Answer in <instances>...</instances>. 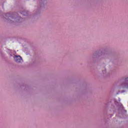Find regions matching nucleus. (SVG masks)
<instances>
[{"instance_id":"obj_2","label":"nucleus","mask_w":128,"mask_h":128,"mask_svg":"<svg viewBox=\"0 0 128 128\" xmlns=\"http://www.w3.org/2000/svg\"><path fill=\"white\" fill-rule=\"evenodd\" d=\"M8 20H10V22H14L16 20V18H14L12 16H9Z\"/></svg>"},{"instance_id":"obj_1","label":"nucleus","mask_w":128,"mask_h":128,"mask_svg":"<svg viewBox=\"0 0 128 128\" xmlns=\"http://www.w3.org/2000/svg\"><path fill=\"white\" fill-rule=\"evenodd\" d=\"M14 60L16 62H22V57L20 56H15Z\"/></svg>"},{"instance_id":"obj_3","label":"nucleus","mask_w":128,"mask_h":128,"mask_svg":"<svg viewBox=\"0 0 128 128\" xmlns=\"http://www.w3.org/2000/svg\"><path fill=\"white\" fill-rule=\"evenodd\" d=\"M22 14H23V16H26V14H25L24 13H22Z\"/></svg>"}]
</instances>
